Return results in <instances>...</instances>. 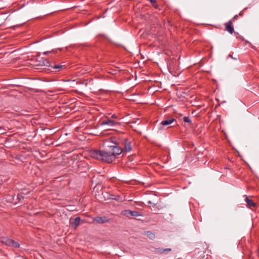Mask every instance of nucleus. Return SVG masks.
<instances>
[{
	"mask_svg": "<svg viewBox=\"0 0 259 259\" xmlns=\"http://www.w3.org/2000/svg\"><path fill=\"white\" fill-rule=\"evenodd\" d=\"M122 151V148L118 146V143H116L111 150H108L107 151L98 150V160L100 159L103 161L111 163L115 159L116 155L120 154Z\"/></svg>",
	"mask_w": 259,
	"mask_h": 259,
	"instance_id": "obj_1",
	"label": "nucleus"
},
{
	"mask_svg": "<svg viewBox=\"0 0 259 259\" xmlns=\"http://www.w3.org/2000/svg\"><path fill=\"white\" fill-rule=\"evenodd\" d=\"M115 139V138L113 137H109L105 139H98V142L102 143L103 146L105 148V150L103 151H107L108 150H111L112 147L117 143L114 141Z\"/></svg>",
	"mask_w": 259,
	"mask_h": 259,
	"instance_id": "obj_2",
	"label": "nucleus"
},
{
	"mask_svg": "<svg viewBox=\"0 0 259 259\" xmlns=\"http://www.w3.org/2000/svg\"><path fill=\"white\" fill-rule=\"evenodd\" d=\"M0 242L6 246L19 248L20 244L14 240L9 238L8 237L2 236L0 237Z\"/></svg>",
	"mask_w": 259,
	"mask_h": 259,
	"instance_id": "obj_3",
	"label": "nucleus"
},
{
	"mask_svg": "<svg viewBox=\"0 0 259 259\" xmlns=\"http://www.w3.org/2000/svg\"><path fill=\"white\" fill-rule=\"evenodd\" d=\"M98 124L101 126L107 125L108 126H113L118 124V122L110 119L106 116H104L100 118Z\"/></svg>",
	"mask_w": 259,
	"mask_h": 259,
	"instance_id": "obj_4",
	"label": "nucleus"
},
{
	"mask_svg": "<svg viewBox=\"0 0 259 259\" xmlns=\"http://www.w3.org/2000/svg\"><path fill=\"white\" fill-rule=\"evenodd\" d=\"M34 65L35 66H46L48 67L50 65V61L47 59L38 55L36 57Z\"/></svg>",
	"mask_w": 259,
	"mask_h": 259,
	"instance_id": "obj_5",
	"label": "nucleus"
},
{
	"mask_svg": "<svg viewBox=\"0 0 259 259\" xmlns=\"http://www.w3.org/2000/svg\"><path fill=\"white\" fill-rule=\"evenodd\" d=\"M48 70L51 72H59L63 69H65L66 66L65 65L56 64L55 62H50V65L48 66Z\"/></svg>",
	"mask_w": 259,
	"mask_h": 259,
	"instance_id": "obj_6",
	"label": "nucleus"
},
{
	"mask_svg": "<svg viewBox=\"0 0 259 259\" xmlns=\"http://www.w3.org/2000/svg\"><path fill=\"white\" fill-rule=\"evenodd\" d=\"M81 219L80 217L71 219L70 220V225L72 228L76 229L80 224Z\"/></svg>",
	"mask_w": 259,
	"mask_h": 259,
	"instance_id": "obj_7",
	"label": "nucleus"
},
{
	"mask_svg": "<svg viewBox=\"0 0 259 259\" xmlns=\"http://www.w3.org/2000/svg\"><path fill=\"white\" fill-rule=\"evenodd\" d=\"M225 26V30L232 34L234 32L232 20H230L229 22L224 24Z\"/></svg>",
	"mask_w": 259,
	"mask_h": 259,
	"instance_id": "obj_8",
	"label": "nucleus"
},
{
	"mask_svg": "<svg viewBox=\"0 0 259 259\" xmlns=\"http://www.w3.org/2000/svg\"><path fill=\"white\" fill-rule=\"evenodd\" d=\"M124 151L126 152L132 150L131 141L127 139L123 140Z\"/></svg>",
	"mask_w": 259,
	"mask_h": 259,
	"instance_id": "obj_9",
	"label": "nucleus"
},
{
	"mask_svg": "<svg viewBox=\"0 0 259 259\" xmlns=\"http://www.w3.org/2000/svg\"><path fill=\"white\" fill-rule=\"evenodd\" d=\"M176 119L174 118H168L161 121V124L163 126H166L174 122Z\"/></svg>",
	"mask_w": 259,
	"mask_h": 259,
	"instance_id": "obj_10",
	"label": "nucleus"
},
{
	"mask_svg": "<svg viewBox=\"0 0 259 259\" xmlns=\"http://www.w3.org/2000/svg\"><path fill=\"white\" fill-rule=\"evenodd\" d=\"M245 200L247 203V206L248 207H255L256 206V204L254 203L251 199H249L247 196H246Z\"/></svg>",
	"mask_w": 259,
	"mask_h": 259,
	"instance_id": "obj_11",
	"label": "nucleus"
},
{
	"mask_svg": "<svg viewBox=\"0 0 259 259\" xmlns=\"http://www.w3.org/2000/svg\"><path fill=\"white\" fill-rule=\"evenodd\" d=\"M107 199H113L115 200L118 201H121V198L119 195H115L112 194H108V196L107 197Z\"/></svg>",
	"mask_w": 259,
	"mask_h": 259,
	"instance_id": "obj_12",
	"label": "nucleus"
},
{
	"mask_svg": "<svg viewBox=\"0 0 259 259\" xmlns=\"http://www.w3.org/2000/svg\"><path fill=\"white\" fill-rule=\"evenodd\" d=\"M156 251L157 252L162 254V253H166L167 252L170 251L171 250V248H156Z\"/></svg>",
	"mask_w": 259,
	"mask_h": 259,
	"instance_id": "obj_13",
	"label": "nucleus"
},
{
	"mask_svg": "<svg viewBox=\"0 0 259 259\" xmlns=\"http://www.w3.org/2000/svg\"><path fill=\"white\" fill-rule=\"evenodd\" d=\"M89 154L92 157L97 159V150H90Z\"/></svg>",
	"mask_w": 259,
	"mask_h": 259,
	"instance_id": "obj_14",
	"label": "nucleus"
},
{
	"mask_svg": "<svg viewBox=\"0 0 259 259\" xmlns=\"http://www.w3.org/2000/svg\"><path fill=\"white\" fill-rule=\"evenodd\" d=\"M109 220L106 217H98V223H105L108 222Z\"/></svg>",
	"mask_w": 259,
	"mask_h": 259,
	"instance_id": "obj_15",
	"label": "nucleus"
},
{
	"mask_svg": "<svg viewBox=\"0 0 259 259\" xmlns=\"http://www.w3.org/2000/svg\"><path fill=\"white\" fill-rule=\"evenodd\" d=\"M131 210H128V209H126V210H122L121 211V214L122 215H124L125 217H131Z\"/></svg>",
	"mask_w": 259,
	"mask_h": 259,
	"instance_id": "obj_16",
	"label": "nucleus"
},
{
	"mask_svg": "<svg viewBox=\"0 0 259 259\" xmlns=\"http://www.w3.org/2000/svg\"><path fill=\"white\" fill-rule=\"evenodd\" d=\"M108 90L106 89H100L98 90V96L100 95H106L108 94Z\"/></svg>",
	"mask_w": 259,
	"mask_h": 259,
	"instance_id": "obj_17",
	"label": "nucleus"
},
{
	"mask_svg": "<svg viewBox=\"0 0 259 259\" xmlns=\"http://www.w3.org/2000/svg\"><path fill=\"white\" fill-rule=\"evenodd\" d=\"M130 213H131V217H139V216L142 215L141 213L137 211L131 210Z\"/></svg>",
	"mask_w": 259,
	"mask_h": 259,
	"instance_id": "obj_18",
	"label": "nucleus"
},
{
	"mask_svg": "<svg viewBox=\"0 0 259 259\" xmlns=\"http://www.w3.org/2000/svg\"><path fill=\"white\" fill-rule=\"evenodd\" d=\"M183 120L185 122L188 123L190 125H192V121L189 117H184Z\"/></svg>",
	"mask_w": 259,
	"mask_h": 259,
	"instance_id": "obj_19",
	"label": "nucleus"
},
{
	"mask_svg": "<svg viewBox=\"0 0 259 259\" xmlns=\"http://www.w3.org/2000/svg\"><path fill=\"white\" fill-rule=\"evenodd\" d=\"M57 52V50H52L51 51L45 52L43 53V54L44 55H48L50 53L55 54V53H56Z\"/></svg>",
	"mask_w": 259,
	"mask_h": 259,
	"instance_id": "obj_20",
	"label": "nucleus"
},
{
	"mask_svg": "<svg viewBox=\"0 0 259 259\" xmlns=\"http://www.w3.org/2000/svg\"><path fill=\"white\" fill-rule=\"evenodd\" d=\"M147 235L151 239L155 237L154 234L150 231L147 232Z\"/></svg>",
	"mask_w": 259,
	"mask_h": 259,
	"instance_id": "obj_21",
	"label": "nucleus"
},
{
	"mask_svg": "<svg viewBox=\"0 0 259 259\" xmlns=\"http://www.w3.org/2000/svg\"><path fill=\"white\" fill-rule=\"evenodd\" d=\"M18 199L20 200L21 199H23L24 198V196L23 194H18L17 196Z\"/></svg>",
	"mask_w": 259,
	"mask_h": 259,
	"instance_id": "obj_22",
	"label": "nucleus"
},
{
	"mask_svg": "<svg viewBox=\"0 0 259 259\" xmlns=\"http://www.w3.org/2000/svg\"><path fill=\"white\" fill-rule=\"evenodd\" d=\"M0 130H3V132H0L1 135L5 134L7 131V129L4 128V127H3L2 126H0Z\"/></svg>",
	"mask_w": 259,
	"mask_h": 259,
	"instance_id": "obj_23",
	"label": "nucleus"
},
{
	"mask_svg": "<svg viewBox=\"0 0 259 259\" xmlns=\"http://www.w3.org/2000/svg\"><path fill=\"white\" fill-rule=\"evenodd\" d=\"M103 37L107 38L106 36L103 34H98V37Z\"/></svg>",
	"mask_w": 259,
	"mask_h": 259,
	"instance_id": "obj_24",
	"label": "nucleus"
},
{
	"mask_svg": "<svg viewBox=\"0 0 259 259\" xmlns=\"http://www.w3.org/2000/svg\"><path fill=\"white\" fill-rule=\"evenodd\" d=\"M238 17V15H236L233 18H232L231 20H232V22L233 21H234L235 19H237Z\"/></svg>",
	"mask_w": 259,
	"mask_h": 259,
	"instance_id": "obj_25",
	"label": "nucleus"
},
{
	"mask_svg": "<svg viewBox=\"0 0 259 259\" xmlns=\"http://www.w3.org/2000/svg\"><path fill=\"white\" fill-rule=\"evenodd\" d=\"M111 118H117V116L115 114H113L112 115Z\"/></svg>",
	"mask_w": 259,
	"mask_h": 259,
	"instance_id": "obj_26",
	"label": "nucleus"
},
{
	"mask_svg": "<svg viewBox=\"0 0 259 259\" xmlns=\"http://www.w3.org/2000/svg\"><path fill=\"white\" fill-rule=\"evenodd\" d=\"M243 11H241V12L239 13V16H242V15H243Z\"/></svg>",
	"mask_w": 259,
	"mask_h": 259,
	"instance_id": "obj_27",
	"label": "nucleus"
},
{
	"mask_svg": "<svg viewBox=\"0 0 259 259\" xmlns=\"http://www.w3.org/2000/svg\"><path fill=\"white\" fill-rule=\"evenodd\" d=\"M102 114V112H100V113L98 112V116L99 117L101 115V114Z\"/></svg>",
	"mask_w": 259,
	"mask_h": 259,
	"instance_id": "obj_28",
	"label": "nucleus"
},
{
	"mask_svg": "<svg viewBox=\"0 0 259 259\" xmlns=\"http://www.w3.org/2000/svg\"><path fill=\"white\" fill-rule=\"evenodd\" d=\"M148 203L151 204H152V202L151 201H148Z\"/></svg>",
	"mask_w": 259,
	"mask_h": 259,
	"instance_id": "obj_29",
	"label": "nucleus"
},
{
	"mask_svg": "<svg viewBox=\"0 0 259 259\" xmlns=\"http://www.w3.org/2000/svg\"><path fill=\"white\" fill-rule=\"evenodd\" d=\"M94 221H97V218H95L94 219Z\"/></svg>",
	"mask_w": 259,
	"mask_h": 259,
	"instance_id": "obj_30",
	"label": "nucleus"
},
{
	"mask_svg": "<svg viewBox=\"0 0 259 259\" xmlns=\"http://www.w3.org/2000/svg\"><path fill=\"white\" fill-rule=\"evenodd\" d=\"M242 40H244V38L243 37H241Z\"/></svg>",
	"mask_w": 259,
	"mask_h": 259,
	"instance_id": "obj_31",
	"label": "nucleus"
},
{
	"mask_svg": "<svg viewBox=\"0 0 259 259\" xmlns=\"http://www.w3.org/2000/svg\"><path fill=\"white\" fill-rule=\"evenodd\" d=\"M245 43H248V42L247 40H245Z\"/></svg>",
	"mask_w": 259,
	"mask_h": 259,
	"instance_id": "obj_32",
	"label": "nucleus"
},
{
	"mask_svg": "<svg viewBox=\"0 0 259 259\" xmlns=\"http://www.w3.org/2000/svg\"><path fill=\"white\" fill-rule=\"evenodd\" d=\"M100 18V16H98V19H99Z\"/></svg>",
	"mask_w": 259,
	"mask_h": 259,
	"instance_id": "obj_33",
	"label": "nucleus"
}]
</instances>
